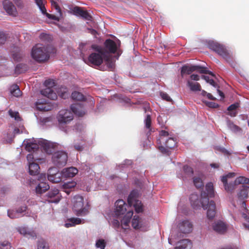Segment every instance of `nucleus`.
Listing matches in <instances>:
<instances>
[{
  "mask_svg": "<svg viewBox=\"0 0 249 249\" xmlns=\"http://www.w3.org/2000/svg\"><path fill=\"white\" fill-rule=\"evenodd\" d=\"M51 2L52 7H54L56 10V12L59 14L61 16L62 15L61 10L58 4L56 2L54 1L53 0H51Z\"/></svg>",
  "mask_w": 249,
  "mask_h": 249,
  "instance_id": "46",
  "label": "nucleus"
},
{
  "mask_svg": "<svg viewBox=\"0 0 249 249\" xmlns=\"http://www.w3.org/2000/svg\"><path fill=\"white\" fill-rule=\"evenodd\" d=\"M71 98L74 100L79 101H85L86 99L85 97L82 93L76 91L72 93Z\"/></svg>",
  "mask_w": 249,
  "mask_h": 249,
  "instance_id": "35",
  "label": "nucleus"
},
{
  "mask_svg": "<svg viewBox=\"0 0 249 249\" xmlns=\"http://www.w3.org/2000/svg\"><path fill=\"white\" fill-rule=\"evenodd\" d=\"M193 182L195 186L197 189L201 188L204 186L203 181L199 177H194L193 178Z\"/></svg>",
  "mask_w": 249,
  "mask_h": 249,
  "instance_id": "40",
  "label": "nucleus"
},
{
  "mask_svg": "<svg viewBox=\"0 0 249 249\" xmlns=\"http://www.w3.org/2000/svg\"><path fill=\"white\" fill-rule=\"evenodd\" d=\"M78 173L77 168L71 167L64 169L62 172V176L64 178H70L73 177Z\"/></svg>",
  "mask_w": 249,
  "mask_h": 249,
  "instance_id": "22",
  "label": "nucleus"
},
{
  "mask_svg": "<svg viewBox=\"0 0 249 249\" xmlns=\"http://www.w3.org/2000/svg\"><path fill=\"white\" fill-rule=\"evenodd\" d=\"M39 145L43 151L47 154H52L56 149L57 144L56 143L50 142L46 140H41L38 141Z\"/></svg>",
  "mask_w": 249,
  "mask_h": 249,
  "instance_id": "13",
  "label": "nucleus"
},
{
  "mask_svg": "<svg viewBox=\"0 0 249 249\" xmlns=\"http://www.w3.org/2000/svg\"><path fill=\"white\" fill-rule=\"evenodd\" d=\"M76 185L75 182H68L64 183L63 185V188L65 189V192L67 194H69L70 191L67 190L68 189H71L73 188Z\"/></svg>",
  "mask_w": 249,
  "mask_h": 249,
  "instance_id": "43",
  "label": "nucleus"
},
{
  "mask_svg": "<svg viewBox=\"0 0 249 249\" xmlns=\"http://www.w3.org/2000/svg\"><path fill=\"white\" fill-rule=\"evenodd\" d=\"M44 85L47 88L41 90V94L51 100L56 99L57 95L52 89L55 86L54 81L52 79L46 80L44 82Z\"/></svg>",
  "mask_w": 249,
  "mask_h": 249,
  "instance_id": "10",
  "label": "nucleus"
},
{
  "mask_svg": "<svg viewBox=\"0 0 249 249\" xmlns=\"http://www.w3.org/2000/svg\"><path fill=\"white\" fill-rule=\"evenodd\" d=\"M73 14L77 16H80L87 20H91L92 17L86 10H84L82 8L75 6L72 9Z\"/></svg>",
  "mask_w": 249,
  "mask_h": 249,
  "instance_id": "17",
  "label": "nucleus"
},
{
  "mask_svg": "<svg viewBox=\"0 0 249 249\" xmlns=\"http://www.w3.org/2000/svg\"><path fill=\"white\" fill-rule=\"evenodd\" d=\"M72 113L67 109L60 110L57 116V119L59 125L66 124L73 119Z\"/></svg>",
  "mask_w": 249,
  "mask_h": 249,
  "instance_id": "12",
  "label": "nucleus"
},
{
  "mask_svg": "<svg viewBox=\"0 0 249 249\" xmlns=\"http://www.w3.org/2000/svg\"><path fill=\"white\" fill-rule=\"evenodd\" d=\"M112 224L114 228H119L120 226V222L118 220L115 219L112 221Z\"/></svg>",
  "mask_w": 249,
  "mask_h": 249,
  "instance_id": "64",
  "label": "nucleus"
},
{
  "mask_svg": "<svg viewBox=\"0 0 249 249\" xmlns=\"http://www.w3.org/2000/svg\"><path fill=\"white\" fill-rule=\"evenodd\" d=\"M37 249H49L48 244L43 239L38 241Z\"/></svg>",
  "mask_w": 249,
  "mask_h": 249,
  "instance_id": "42",
  "label": "nucleus"
},
{
  "mask_svg": "<svg viewBox=\"0 0 249 249\" xmlns=\"http://www.w3.org/2000/svg\"><path fill=\"white\" fill-rule=\"evenodd\" d=\"M132 226L135 229H139L142 227L140 218L139 216L135 215L132 219Z\"/></svg>",
  "mask_w": 249,
  "mask_h": 249,
  "instance_id": "38",
  "label": "nucleus"
},
{
  "mask_svg": "<svg viewBox=\"0 0 249 249\" xmlns=\"http://www.w3.org/2000/svg\"><path fill=\"white\" fill-rule=\"evenodd\" d=\"M3 5L4 10L9 15L16 16L17 10L12 2L8 0H5L3 1Z\"/></svg>",
  "mask_w": 249,
  "mask_h": 249,
  "instance_id": "20",
  "label": "nucleus"
},
{
  "mask_svg": "<svg viewBox=\"0 0 249 249\" xmlns=\"http://www.w3.org/2000/svg\"><path fill=\"white\" fill-rule=\"evenodd\" d=\"M52 49V46H43L41 44H36L32 51V56L36 61L44 62L50 57V50Z\"/></svg>",
  "mask_w": 249,
  "mask_h": 249,
  "instance_id": "2",
  "label": "nucleus"
},
{
  "mask_svg": "<svg viewBox=\"0 0 249 249\" xmlns=\"http://www.w3.org/2000/svg\"><path fill=\"white\" fill-rule=\"evenodd\" d=\"M202 78L206 80V81L207 83H209L210 84H211L212 86L216 87V84L214 82V81L213 79H210L209 77L208 76L205 75H202Z\"/></svg>",
  "mask_w": 249,
  "mask_h": 249,
  "instance_id": "48",
  "label": "nucleus"
},
{
  "mask_svg": "<svg viewBox=\"0 0 249 249\" xmlns=\"http://www.w3.org/2000/svg\"><path fill=\"white\" fill-rule=\"evenodd\" d=\"M39 144H37L34 142H27L26 145L25 149L29 152H35L38 150L39 148Z\"/></svg>",
  "mask_w": 249,
  "mask_h": 249,
  "instance_id": "34",
  "label": "nucleus"
},
{
  "mask_svg": "<svg viewBox=\"0 0 249 249\" xmlns=\"http://www.w3.org/2000/svg\"><path fill=\"white\" fill-rule=\"evenodd\" d=\"M36 106L38 110L47 111L51 109L50 107L45 103L38 100L36 103Z\"/></svg>",
  "mask_w": 249,
  "mask_h": 249,
  "instance_id": "33",
  "label": "nucleus"
},
{
  "mask_svg": "<svg viewBox=\"0 0 249 249\" xmlns=\"http://www.w3.org/2000/svg\"><path fill=\"white\" fill-rule=\"evenodd\" d=\"M133 214L132 210H129L121 220V224L123 228H126L129 226L130 219Z\"/></svg>",
  "mask_w": 249,
  "mask_h": 249,
  "instance_id": "25",
  "label": "nucleus"
},
{
  "mask_svg": "<svg viewBox=\"0 0 249 249\" xmlns=\"http://www.w3.org/2000/svg\"><path fill=\"white\" fill-rule=\"evenodd\" d=\"M228 178L227 176H223V177H222V178H221V181L224 184L225 190L227 191H231V190L232 189V188L229 189V188L227 187V186H228L227 178Z\"/></svg>",
  "mask_w": 249,
  "mask_h": 249,
  "instance_id": "52",
  "label": "nucleus"
},
{
  "mask_svg": "<svg viewBox=\"0 0 249 249\" xmlns=\"http://www.w3.org/2000/svg\"><path fill=\"white\" fill-rule=\"evenodd\" d=\"M71 108L73 113L78 116H83L85 114V111L79 104H72Z\"/></svg>",
  "mask_w": 249,
  "mask_h": 249,
  "instance_id": "24",
  "label": "nucleus"
},
{
  "mask_svg": "<svg viewBox=\"0 0 249 249\" xmlns=\"http://www.w3.org/2000/svg\"><path fill=\"white\" fill-rule=\"evenodd\" d=\"M102 54L101 53H91L88 58L89 62L95 66H100L103 62Z\"/></svg>",
  "mask_w": 249,
  "mask_h": 249,
  "instance_id": "18",
  "label": "nucleus"
},
{
  "mask_svg": "<svg viewBox=\"0 0 249 249\" xmlns=\"http://www.w3.org/2000/svg\"><path fill=\"white\" fill-rule=\"evenodd\" d=\"M39 38L40 39L42 40H45L48 38H50V36L49 35H47L45 33H42L39 36Z\"/></svg>",
  "mask_w": 249,
  "mask_h": 249,
  "instance_id": "60",
  "label": "nucleus"
},
{
  "mask_svg": "<svg viewBox=\"0 0 249 249\" xmlns=\"http://www.w3.org/2000/svg\"><path fill=\"white\" fill-rule=\"evenodd\" d=\"M50 186L47 183L41 182L38 184L36 188V193L38 194H41L48 190Z\"/></svg>",
  "mask_w": 249,
  "mask_h": 249,
  "instance_id": "28",
  "label": "nucleus"
},
{
  "mask_svg": "<svg viewBox=\"0 0 249 249\" xmlns=\"http://www.w3.org/2000/svg\"><path fill=\"white\" fill-rule=\"evenodd\" d=\"M17 231L21 234H23L28 238H34L36 237V233L34 230H29L27 227H20L18 228Z\"/></svg>",
  "mask_w": 249,
  "mask_h": 249,
  "instance_id": "21",
  "label": "nucleus"
},
{
  "mask_svg": "<svg viewBox=\"0 0 249 249\" xmlns=\"http://www.w3.org/2000/svg\"><path fill=\"white\" fill-rule=\"evenodd\" d=\"M206 105L211 108H215L218 107V105L217 103L212 102H208L206 103Z\"/></svg>",
  "mask_w": 249,
  "mask_h": 249,
  "instance_id": "56",
  "label": "nucleus"
},
{
  "mask_svg": "<svg viewBox=\"0 0 249 249\" xmlns=\"http://www.w3.org/2000/svg\"><path fill=\"white\" fill-rule=\"evenodd\" d=\"M10 244L8 241H4L0 244V249H10Z\"/></svg>",
  "mask_w": 249,
  "mask_h": 249,
  "instance_id": "51",
  "label": "nucleus"
},
{
  "mask_svg": "<svg viewBox=\"0 0 249 249\" xmlns=\"http://www.w3.org/2000/svg\"><path fill=\"white\" fill-rule=\"evenodd\" d=\"M183 170L184 174V176L182 177L183 180H184L188 177H192L194 174L193 168L187 165L183 166Z\"/></svg>",
  "mask_w": 249,
  "mask_h": 249,
  "instance_id": "31",
  "label": "nucleus"
},
{
  "mask_svg": "<svg viewBox=\"0 0 249 249\" xmlns=\"http://www.w3.org/2000/svg\"><path fill=\"white\" fill-rule=\"evenodd\" d=\"M26 158H27V160L28 161L29 164L30 163H32L33 162H34V161L38 160H40V159H35L34 156L33 154H32V153L28 154Z\"/></svg>",
  "mask_w": 249,
  "mask_h": 249,
  "instance_id": "50",
  "label": "nucleus"
},
{
  "mask_svg": "<svg viewBox=\"0 0 249 249\" xmlns=\"http://www.w3.org/2000/svg\"><path fill=\"white\" fill-rule=\"evenodd\" d=\"M192 247V243L189 239H183L177 244L175 249H190Z\"/></svg>",
  "mask_w": 249,
  "mask_h": 249,
  "instance_id": "23",
  "label": "nucleus"
},
{
  "mask_svg": "<svg viewBox=\"0 0 249 249\" xmlns=\"http://www.w3.org/2000/svg\"><path fill=\"white\" fill-rule=\"evenodd\" d=\"M7 39L6 34L1 31H0V44H3L5 43Z\"/></svg>",
  "mask_w": 249,
  "mask_h": 249,
  "instance_id": "55",
  "label": "nucleus"
},
{
  "mask_svg": "<svg viewBox=\"0 0 249 249\" xmlns=\"http://www.w3.org/2000/svg\"><path fill=\"white\" fill-rule=\"evenodd\" d=\"M115 214L119 216L125 213L127 205L123 199H119L115 202Z\"/></svg>",
  "mask_w": 249,
  "mask_h": 249,
  "instance_id": "16",
  "label": "nucleus"
},
{
  "mask_svg": "<svg viewBox=\"0 0 249 249\" xmlns=\"http://www.w3.org/2000/svg\"><path fill=\"white\" fill-rule=\"evenodd\" d=\"M46 200L49 203H57L61 199V196L58 189L54 188L50 190L46 195Z\"/></svg>",
  "mask_w": 249,
  "mask_h": 249,
  "instance_id": "14",
  "label": "nucleus"
},
{
  "mask_svg": "<svg viewBox=\"0 0 249 249\" xmlns=\"http://www.w3.org/2000/svg\"><path fill=\"white\" fill-rule=\"evenodd\" d=\"M195 71L199 72L200 73L209 74L213 76H214V74L211 71L206 70V68L197 65H183L181 69V76L183 77L185 74H190Z\"/></svg>",
  "mask_w": 249,
  "mask_h": 249,
  "instance_id": "6",
  "label": "nucleus"
},
{
  "mask_svg": "<svg viewBox=\"0 0 249 249\" xmlns=\"http://www.w3.org/2000/svg\"><path fill=\"white\" fill-rule=\"evenodd\" d=\"M73 210L78 216H84L88 213V209L83 207L84 198L79 195L74 196L72 199Z\"/></svg>",
  "mask_w": 249,
  "mask_h": 249,
  "instance_id": "4",
  "label": "nucleus"
},
{
  "mask_svg": "<svg viewBox=\"0 0 249 249\" xmlns=\"http://www.w3.org/2000/svg\"><path fill=\"white\" fill-rule=\"evenodd\" d=\"M39 169V165L34 162L29 164V172L31 175L34 176L38 174Z\"/></svg>",
  "mask_w": 249,
  "mask_h": 249,
  "instance_id": "30",
  "label": "nucleus"
},
{
  "mask_svg": "<svg viewBox=\"0 0 249 249\" xmlns=\"http://www.w3.org/2000/svg\"><path fill=\"white\" fill-rule=\"evenodd\" d=\"M208 47L215 52L227 61L231 59V55L225 46L216 41L210 40L207 42Z\"/></svg>",
  "mask_w": 249,
  "mask_h": 249,
  "instance_id": "3",
  "label": "nucleus"
},
{
  "mask_svg": "<svg viewBox=\"0 0 249 249\" xmlns=\"http://www.w3.org/2000/svg\"><path fill=\"white\" fill-rule=\"evenodd\" d=\"M144 122L145 124V127L149 130V132L151 131L152 123L151 115L149 114H147L146 116V118Z\"/></svg>",
  "mask_w": 249,
  "mask_h": 249,
  "instance_id": "41",
  "label": "nucleus"
},
{
  "mask_svg": "<svg viewBox=\"0 0 249 249\" xmlns=\"http://www.w3.org/2000/svg\"><path fill=\"white\" fill-rule=\"evenodd\" d=\"M61 173L55 168L50 169L48 174V180L53 183H58L61 181Z\"/></svg>",
  "mask_w": 249,
  "mask_h": 249,
  "instance_id": "15",
  "label": "nucleus"
},
{
  "mask_svg": "<svg viewBox=\"0 0 249 249\" xmlns=\"http://www.w3.org/2000/svg\"><path fill=\"white\" fill-rule=\"evenodd\" d=\"M27 66L23 64H18L15 68V73L17 74L25 72L27 70Z\"/></svg>",
  "mask_w": 249,
  "mask_h": 249,
  "instance_id": "36",
  "label": "nucleus"
},
{
  "mask_svg": "<svg viewBox=\"0 0 249 249\" xmlns=\"http://www.w3.org/2000/svg\"><path fill=\"white\" fill-rule=\"evenodd\" d=\"M11 94L17 97L21 95V91L17 85H14L11 87Z\"/></svg>",
  "mask_w": 249,
  "mask_h": 249,
  "instance_id": "39",
  "label": "nucleus"
},
{
  "mask_svg": "<svg viewBox=\"0 0 249 249\" xmlns=\"http://www.w3.org/2000/svg\"><path fill=\"white\" fill-rule=\"evenodd\" d=\"M160 95L163 100H164L168 102H170L172 101V99L169 96V95L165 92H161L160 93Z\"/></svg>",
  "mask_w": 249,
  "mask_h": 249,
  "instance_id": "53",
  "label": "nucleus"
},
{
  "mask_svg": "<svg viewBox=\"0 0 249 249\" xmlns=\"http://www.w3.org/2000/svg\"><path fill=\"white\" fill-rule=\"evenodd\" d=\"M139 193L137 190H133L127 198V202L129 206L133 205L135 211L137 213H140L143 212V205L141 201L138 200V197Z\"/></svg>",
  "mask_w": 249,
  "mask_h": 249,
  "instance_id": "9",
  "label": "nucleus"
},
{
  "mask_svg": "<svg viewBox=\"0 0 249 249\" xmlns=\"http://www.w3.org/2000/svg\"><path fill=\"white\" fill-rule=\"evenodd\" d=\"M161 142H160L159 145V150L162 154L169 156L171 154V150L176 146V140L173 138L168 139L161 138Z\"/></svg>",
  "mask_w": 249,
  "mask_h": 249,
  "instance_id": "5",
  "label": "nucleus"
},
{
  "mask_svg": "<svg viewBox=\"0 0 249 249\" xmlns=\"http://www.w3.org/2000/svg\"><path fill=\"white\" fill-rule=\"evenodd\" d=\"M187 86L192 91H197L201 90V87L198 82H194L190 80L187 81Z\"/></svg>",
  "mask_w": 249,
  "mask_h": 249,
  "instance_id": "27",
  "label": "nucleus"
},
{
  "mask_svg": "<svg viewBox=\"0 0 249 249\" xmlns=\"http://www.w3.org/2000/svg\"><path fill=\"white\" fill-rule=\"evenodd\" d=\"M219 150L225 155H229L231 153L225 148L220 147L219 148Z\"/></svg>",
  "mask_w": 249,
  "mask_h": 249,
  "instance_id": "63",
  "label": "nucleus"
},
{
  "mask_svg": "<svg viewBox=\"0 0 249 249\" xmlns=\"http://www.w3.org/2000/svg\"><path fill=\"white\" fill-rule=\"evenodd\" d=\"M169 135V133L167 131L165 130H161L160 132V142H161V138H164V139H166L165 137L168 136Z\"/></svg>",
  "mask_w": 249,
  "mask_h": 249,
  "instance_id": "58",
  "label": "nucleus"
},
{
  "mask_svg": "<svg viewBox=\"0 0 249 249\" xmlns=\"http://www.w3.org/2000/svg\"><path fill=\"white\" fill-rule=\"evenodd\" d=\"M106 63L107 66L110 69H112L114 67V63L112 61V59L110 57H107L106 60Z\"/></svg>",
  "mask_w": 249,
  "mask_h": 249,
  "instance_id": "54",
  "label": "nucleus"
},
{
  "mask_svg": "<svg viewBox=\"0 0 249 249\" xmlns=\"http://www.w3.org/2000/svg\"><path fill=\"white\" fill-rule=\"evenodd\" d=\"M14 1L17 6L19 7H22L23 6V3L21 0H15Z\"/></svg>",
  "mask_w": 249,
  "mask_h": 249,
  "instance_id": "62",
  "label": "nucleus"
},
{
  "mask_svg": "<svg viewBox=\"0 0 249 249\" xmlns=\"http://www.w3.org/2000/svg\"><path fill=\"white\" fill-rule=\"evenodd\" d=\"M235 185L243 184L242 188L237 194L238 198L240 200H244L248 197L249 186L244 185V184L249 185V178L244 177H239L236 178L234 181Z\"/></svg>",
  "mask_w": 249,
  "mask_h": 249,
  "instance_id": "8",
  "label": "nucleus"
},
{
  "mask_svg": "<svg viewBox=\"0 0 249 249\" xmlns=\"http://www.w3.org/2000/svg\"><path fill=\"white\" fill-rule=\"evenodd\" d=\"M81 222L82 221L79 218H71L68 219V222L65 224V227L66 228L73 227L81 224Z\"/></svg>",
  "mask_w": 249,
  "mask_h": 249,
  "instance_id": "32",
  "label": "nucleus"
},
{
  "mask_svg": "<svg viewBox=\"0 0 249 249\" xmlns=\"http://www.w3.org/2000/svg\"><path fill=\"white\" fill-rule=\"evenodd\" d=\"M96 247L101 249H104L106 247V243L103 239H99L96 241Z\"/></svg>",
  "mask_w": 249,
  "mask_h": 249,
  "instance_id": "47",
  "label": "nucleus"
},
{
  "mask_svg": "<svg viewBox=\"0 0 249 249\" xmlns=\"http://www.w3.org/2000/svg\"><path fill=\"white\" fill-rule=\"evenodd\" d=\"M205 191L201 193V199H198L197 194H193L190 197L191 205L194 208L202 207L207 209V215L209 219H213L215 215V204L213 201H209V197H213L214 196L213 183L209 182L205 186Z\"/></svg>",
  "mask_w": 249,
  "mask_h": 249,
  "instance_id": "1",
  "label": "nucleus"
},
{
  "mask_svg": "<svg viewBox=\"0 0 249 249\" xmlns=\"http://www.w3.org/2000/svg\"><path fill=\"white\" fill-rule=\"evenodd\" d=\"M228 126L230 129L234 132H238L241 131V129L232 122H229Z\"/></svg>",
  "mask_w": 249,
  "mask_h": 249,
  "instance_id": "44",
  "label": "nucleus"
},
{
  "mask_svg": "<svg viewBox=\"0 0 249 249\" xmlns=\"http://www.w3.org/2000/svg\"><path fill=\"white\" fill-rule=\"evenodd\" d=\"M23 56L22 51L18 48H16L13 52L12 58L15 62H19L21 60Z\"/></svg>",
  "mask_w": 249,
  "mask_h": 249,
  "instance_id": "29",
  "label": "nucleus"
},
{
  "mask_svg": "<svg viewBox=\"0 0 249 249\" xmlns=\"http://www.w3.org/2000/svg\"><path fill=\"white\" fill-rule=\"evenodd\" d=\"M26 206H21L18 208V209L16 212H17V215H19V214H21L24 212L26 211Z\"/></svg>",
  "mask_w": 249,
  "mask_h": 249,
  "instance_id": "57",
  "label": "nucleus"
},
{
  "mask_svg": "<svg viewBox=\"0 0 249 249\" xmlns=\"http://www.w3.org/2000/svg\"><path fill=\"white\" fill-rule=\"evenodd\" d=\"M92 48L102 54L105 53H115L117 50L116 43L111 39H107L104 42V48L92 45Z\"/></svg>",
  "mask_w": 249,
  "mask_h": 249,
  "instance_id": "7",
  "label": "nucleus"
},
{
  "mask_svg": "<svg viewBox=\"0 0 249 249\" xmlns=\"http://www.w3.org/2000/svg\"><path fill=\"white\" fill-rule=\"evenodd\" d=\"M239 107V104L235 103L230 105L228 108V110L231 112L230 115L232 117H234L236 115L237 112L235 110Z\"/></svg>",
  "mask_w": 249,
  "mask_h": 249,
  "instance_id": "37",
  "label": "nucleus"
},
{
  "mask_svg": "<svg viewBox=\"0 0 249 249\" xmlns=\"http://www.w3.org/2000/svg\"><path fill=\"white\" fill-rule=\"evenodd\" d=\"M179 231L183 233H188L193 230V224L189 220H184L178 225Z\"/></svg>",
  "mask_w": 249,
  "mask_h": 249,
  "instance_id": "19",
  "label": "nucleus"
},
{
  "mask_svg": "<svg viewBox=\"0 0 249 249\" xmlns=\"http://www.w3.org/2000/svg\"><path fill=\"white\" fill-rule=\"evenodd\" d=\"M9 115L12 118H14L17 121H20L21 118L19 116V114L18 111H13L12 109H10L8 111Z\"/></svg>",
  "mask_w": 249,
  "mask_h": 249,
  "instance_id": "45",
  "label": "nucleus"
},
{
  "mask_svg": "<svg viewBox=\"0 0 249 249\" xmlns=\"http://www.w3.org/2000/svg\"><path fill=\"white\" fill-rule=\"evenodd\" d=\"M214 231L219 233H224L227 229L226 225L221 221H218L213 225Z\"/></svg>",
  "mask_w": 249,
  "mask_h": 249,
  "instance_id": "26",
  "label": "nucleus"
},
{
  "mask_svg": "<svg viewBox=\"0 0 249 249\" xmlns=\"http://www.w3.org/2000/svg\"><path fill=\"white\" fill-rule=\"evenodd\" d=\"M8 215L10 218L12 219L19 217V215H17V212L14 210H8Z\"/></svg>",
  "mask_w": 249,
  "mask_h": 249,
  "instance_id": "49",
  "label": "nucleus"
},
{
  "mask_svg": "<svg viewBox=\"0 0 249 249\" xmlns=\"http://www.w3.org/2000/svg\"><path fill=\"white\" fill-rule=\"evenodd\" d=\"M190 79H191L190 80H191V81L194 80V81H197L199 80L200 77L197 74H192L190 76Z\"/></svg>",
  "mask_w": 249,
  "mask_h": 249,
  "instance_id": "61",
  "label": "nucleus"
},
{
  "mask_svg": "<svg viewBox=\"0 0 249 249\" xmlns=\"http://www.w3.org/2000/svg\"><path fill=\"white\" fill-rule=\"evenodd\" d=\"M52 160L53 163L56 166H64L66 164L68 160L67 154L63 151L54 152L53 155Z\"/></svg>",
  "mask_w": 249,
  "mask_h": 249,
  "instance_id": "11",
  "label": "nucleus"
},
{
  "mask_svg": "<svg viewBox=\"0 0 249 249\" xmlns=\"http://www.w3.org/2000/svg\"><path fill=\"white\" fill-rule=\"evenodd\" d=\"M46 16L48 18H50V19H53V20H57V21L59 20V18L57 17H56V16L54 15L50 14H49V13H46Z\"/></svg>",
  "mask_w": 249,
  "mask_h": 249,
  "instance_id": "59",
  "label": "nucleus"
}]
</instances>
